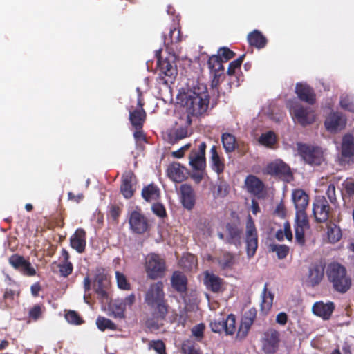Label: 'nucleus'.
<instances>
[{
    "mask_svg": "<svg viewBox=\"0 0 354 354\" xmlns=\"http://www.w3.org/2000/svg\"><path fill=\"white\" fill-rule=\"evenodd\" d=\"M182 40L180 30L176 27L170 29L169 35L164 37V45L168 56L164 59L161 57L162 50H156L157 66L160 70L157 82L159 85L171 88L174 84L178 70L175 64L177 60L176 51L178 49V44Z\"/></svg>",
    "mask_w": 354,
    "mask_h": 354,
    "instance_id": "nucleus-1",
    "label": "nucleus"
},
{
    "mask_svg": "<svg viewBox=\"0 0 354 354\" xmlns=\"http://www.w3.org/2000/svg\"><path fill=\"white\" fill-rule=\"evenodd\" d=\"M176 103L185 108L187 123L192 124V117L198 118L206 113L209 104L208 90L197 93L196 90H176Z\"/></svg>",
    "mask_w": 354,
    "mask_h": 354,
    "instance_id": "nucleus-2",
    "label": "nucleus"
},
{
    "mask_svg": "<svg viewBox=\"0 0 354 354\" xmlns=\"http://www.w3.org/2000/svg\"><path fill=\"white\" fill-rule=\"evenodd\" d=\"M328 281L333 289L339 293H346L351 287L352 281L346 268L337 262L330 263L326 270Z\"/></svg>",
    "mask_w": 354,
    "mask_h": 354,
    "instance_id": "nucleus-3",
    "label": "nucleus"
},
{
    "mask_svg": "<svg viewBox=\"0 0 354 354\" xmlns=\"http://www.w3.org/2000/svg\"><path fill=\"white\" fill-rule=\"evenodd\" d=\"M298 154L307 164L314 166L320 165L324 160L322 149L319 147L297 142Z\"/></svg>",
    "mask_w": 354,
    "mask_h": 354,
    "instance_id": "nucleus-4",
    "label": "nucleus"
},
{
    "mask_svg": "<svg viewBox=\"0 0 354 354\" xmlns=\"http://www.w3.org/2000/svg\"><path fill=\"white\" fill-rule=\"evenodd\" d=\"M145 268L149 279L155 280L162 278L166 271L165 261L158 254H150L146 258Z\"/></svg>",
    "mask_w": 354,
    "mask_h": 354,
    "instance_id": "nucleus-5",
    "label": "nucleus"
},
{
    "mask_svg": "<svg viewBox=\"0 0 354 354\" xmlns=\"http://www.w3.org/2000/svg\"><path fill=\"white\" fill-rule=\"evenodd\" d=\"M290 112L294 122L304 127L313 124L315 120V112L308 107L301 105L292 106L290 109Z\"/></svg>",
    "mask_w": 354,
    "mask_h": 354,
    "instance_id": "nucleus-6",
    "label": "nucleus"
},
{
    "mask_svg": "<svg viewBox=\"0 0 354 354\" xmlns=\"http://www.w3.org/2000/svg\"><path fill=\"white\" fill-rule=\"evenodd\" d=\"M246 252L249 258L252 257L258 248V234L254 222L249 214L246 222Z\"/></svg>",
    "mask_w": 354,
    "mask_h": 354,
    "instance_id": "nucleus-7",
    "label": "nucleus"
},
{
    "mask_svg": "<svg viewBox=\"0 0 354 354\" xmlns=\"http://www.w3.org/2000/svg\"><path fill=\"white\" fill-rule=\"evenodd\" d=\"M331 207L328 201L324 196L315 198L313 204V214L317 223H326L330 216Z\"/></svg>",
    "mask_w": 354,
    "mask_h": 354,
    "instance_id": "nucleus-8",
    "label": "nucleus"
},
{
    "mask_svg": "<svg viewBox=\"0 0 354 354\" xmlns=\"http://www.w3.org/2000/svg\"><path fill=\"white\" fill-rule=\"evenodd\" d=\"M129 223L131 231L138 234L145 233L149 228V221L140 210H133L131 212Z\"/></svg>",
    "mask_w": 354,
    "mask_h": 354,
    "instance_id": "nucleus-9",
    "label": "nucleus"
},
{
    "mask_svg": "<svg viewBox=\"0 0 354 354\" xmlns=\"http://www.w3.org/2000/svg\"><path fill=\"white\" fill-rule=\"evenodd\" d=\"M94 286L97 297L102 301L107 300V290L110 286V281L104 269H98L94 279Z\"/></svg>",
    "mask_w": 354,
    "mask_h": 354,
    "instance_id": "nucleus-10",
    "label": "nucleus"
},
{
    "mask_svg": "<svg viewBox=\"0 0 354 354\" xmlns=\"http://www.w3.org/2000/svg\"><path fill=\"white\" fill-rule=\"evenodd\" d=\"M257 311L255 308H251L247 310L241 318L240 325L236 333V339H245L249 330L257 318Z\"/></svg>",
    "mask_w": 354,
    "mask_h": 354,
    "instance_id": "nucleus-11",
    "label": "nucleus"
},
{
    "mask_svg": "<svg viewBox=\"0 0 354 354\" xmlns=\"http://www.w3.org/2000/svg\"><path fill=\"white\" fill-rule=\"evenodd\" d=\"M206 144L202 142L198 145V149H192L189 156V165L197 171H203L206 165L205 150Z\"/></svg>",
    "mask_w": 354,
    "mask_h": 354,
    "instance_id": "nucleus-12",
    "label": "nucleus"
},
{
    "mask_svg": "<svg viewBox=\"0 0 354 354\" xmlns=\"http://www.w3.org/2000/svg\"><path fill=\"white\" fill-rule=\"evenodd\" d=\"M163 288L164 285L162 281L151 284L145 297V303L149 307H153L157 302L165 299Z\"/></svg>",
    "mask_w": 354,
    "mask_h": 354,
    "instance_id": "nucleus-13",
    "label": "nucleus"
},
{
    "mask_svg": "<svg viewBox=\"0 0 354 354\" xmlns=\"http://www.w3.org/2000/svg\"><path fill=\"white\" fill-rule=\"evenodd\" d=\"M279 333L274 329L270 328L266 331L262 338V348L267 354L274 353L279 348Z\"/></svg>",
    "mask_w": 354,
    "mask_h": 354,
    "instance_id": "nucleus-14",
    "label": "nucleus"
},
{
    "mask_svg": "<svg viewBox=\"0 0 354 354\" xmlns=\"http://www.w3.org/2000/svg\"><path fill=\"white\" fill-rule=\"evenodd\" d=\"M346 124V118L339 112L330 113L324 122L326 129L331 133H336L344 129Z\"/></svg>",
    "mask_w": 354,
    "mask_h": 354,
    "instance_id": "nucleus-15",
    "label": "nucleus"
},
{
    "mask_svg": "<svg viewBox=\"0 0 354 354\" xmlns=\"http://www.w3.org/2000/svg\"><path fill=\"white\" fill-rule=\"evenodd\" d=\"M326 263L323 261L312 263L308 268V279L312 286L319 285L324 277Z\"/></svg>",
    "mask_w": 354,
    "mask_h": 354,
    "instance_id": "nucleus-16",
    "label": "nucleus"
},
{
    "mask_svg": "<svg viewBox=\"0 0 354 354\" xmlns=\"http://www.w3.org/2000/svg\"><path fill=\"white\" fill-rule=\"evenodd\" d=\"M179 195L183 207L187 210H192L196 204V194L192 185L182 184L179 188Z\"/></svg>",
    "mask_w": 354,
    "mask_h": 354,
    "instance_id": "nucleus-17",
    "label": "nucleus"
},
{
    "mask_svg": "<svg viewBox=\"0 0 354 354\" xmlns=\"http://www.w3.org/2000/svg\"><path fill=\"white\" fill-rule=\"evenodd\" d=\"M224 280L214 273L205 272L204 276V284L206 288L214 293L224 291Z\"/></svg>",
    "mask_w": 354,
    "mask_h": 354,
    "instance_id": "nucleus-18",
    "label": "nucleus"
},
{
    "mask_svg": "<svg viewBox=\"0 0 354 354\" xmlns=\"http://www.w3.org/2000/svg\"><path fill=\"white\" fill-rule=\"evenodd\" d=\"M225 227L227 232L225 242L230 245L240 246L243 233L242 229L236 223H227Z\"/></svg>",
    "mask_w": 354,
    "mask_h": 354,
    "instance_id": "nucleus-19",
    "label": "nucleus"
},
{
    "mask_svg": "<svg viewBox=\"0 0 354 354\" xmlns=\"http://www.w3.org/2000/svg\"><path fill=\"white\" fill-rule=\"evenodd\" d=\"M267 172L271 175H276L280 177L288 178L292 177V172L290 167L282 160H276L268 165Z\"/></svg>",
    "mask_w": 354,
    "mask_h": 354,
    "instance_id": "nucleus-20",
    "label": "nucleus"
},
{
    "mask_svg": "<svg viewBox=\"0 0 354 354\" xmlns=\"http://www.w3.org/2000/svg\"><path fill=\"white\" fill-rule=\"evenodd\" d=\"M354 156V137L350 133L344 135L342 138L341 158L342 162H348L347 159Z\"/></svg>",
    "mask_w": 354,
    "mask_h": 354,
    "instance_id": "nucleus-21",
    "label": "nucleus"
},
{
    "mask_svg": "<svg viewBox=\"0 0 354 354\" xmlns=\"http://www.w3.org/2000/svg\"><path fill=\"white\" fill-rule=\"evenodd\" d=\"M312 310L315 315L322 317L324 320H328L330 318L335 310V304L331 301L326 304L319 301L314 304Z\"/></svg>",
    "mask_w": 354,
    "mask_h": 354,
    "instance_id": "nucleus-22",
    "label": "nucleus"
},
{
    "mask_svg": "<svg viewBox=\"0 0 354 354\" xmlns=\"http://www.w3.org/2000/svg\"><path fill=\"white\" fill-rule=\"evenodd\" d=\"M135 178V175L131 171L126 172L122 176V181L120 185V192L123 196L127 198H131L134 194L133 189V180Z\"/></svg>",
    "mask_w": 354,
    "mask_h": 354,
    "instance_id": "nucleus-23",
    "label": "nucleus"
},
{
    "mask_svg": "<svg viewBox=\"0 0 354 354\" xmlns=\"http://www.w3.org/2000/svg\"><path fill=\"white\" fill-rule=\"evenodd\" d=\"M86 232L82 228H78L70 239L71 246L78 253H82L86 248Z\"/></svg>",
    "mask_w": 354,
    "mask_h": 354,
    "instance_id": "nucleus-24",
    "label": "nucleus"
},
{
    "mask_svg": "<svg viewBox=\"0 0 354 354\" xmlns=\"http://www.w3.org/2000/svg\"><path fill=\"white\" fill-rule=\"evenodd\" d=\"M210 165L212 169L215 171L218 176L222 174L225 170V160L221 157L217 151V147L213 145L210 149Z\"/></svg>",
    "mask_w": 354,
    "mask_h": 354,
    "instance_id": "nucleus-25",
    "label": "nucleus"
},
{
    "mask_svg": "<svg viewBox=\"0 0 354 354\" xmlns=\"http://www.w3.org/2000/svg\"><path fill=\"white\" fill-rule=\"evenodd\" d=\"M248 191L258 197H260L264 189L263 183L254 175H249L245 180Z\"/></svg>",
    "mask_w": 354,
    "mask_h": 354,
    "instance_id": "nucleus-26",
    "label": "nucleus"
},
{
    "mask_svg": "<svg viewBox=\"0 0 354 354\" xmlns=\"http://www.w3.org/2000/svg\"><path fill=\"white\" fill-rule=\"evenodd\" d=\"M187 136L188 129L187 127H174L167 131L165 139L169 143L174 145Z\"/></svg>",
    "mask_w": 354,
    "mask_h": 354,
    "instance_id": "nucleus-27",
    "label": "nucleus"
},
{
    "mask_svg": "<svg viewBox=\"0 0 354 354\" xmlns=\"http://www.w3.org/2000/svg\"><path fill=\"white\" fill-rule=\"evenodd\" d=\"M172 288L179 293H185L187 288V279L181 272L175 271L171 278Z\"/></svg>",
    "mask_w": 354,
    "mask_h": 354,
    "instance_id": "nucleus-28",
    "label": "nucleus"
},
{
    "mask_svg": "<svg viewBox=\"0 0 354 354\" xmlns=\"http://www.w3.org/2000/svg\"><path fill=\"white\" fill-rule=\"evenodd\" d=\"M160 189L154 183L145 186L141 192L142 197L147 202L158 201L160 198Z\"/></svg>",
    "mask_w": 354,
    "mask_h": 354,
    "instance_id": "nucleus-29",
    "label": "nucleus"
},
{
    "mask_svg": "<svg viewBox=\"0 0 354 354\" xmlns=\"http://www.w3.org/2000/svg\"><path fill=\"white\" fill-rule=\"evenodd\" d=\"M292 196L296 210H303L306 209L308 205L309 197L304 190H294Z\"/></svg>",
    "mask_w": 354,
    "mask_h": 354,
    "instance_id": "nucleus-30",
    "label": "nucleus"
},
{
    "mask_svg": "<svg viewBox=\"0 0 354 354\" xmlns=\"http://www.w3.org/2000/svg\"><path fill=\"white\" fill-rule=\"evenodd\" d=\"M249 44L258 49L263 48L268 42L266 37L258 30H254L248 35Z\"/></svg>",
    "mask_w": 354,
    "mask_h": 354,
    "instance_id": "nucleus-31",
    "label": "nucleus"
},
{
    "mask_svg": "<svg viewBox=\"0 0 354 354\" xmlns=\"http://www.w3.org/2000/svg\"><path fill=\"white\" fill-rule=\"evenodd\" d=\"M185 167L179 163H173L168 167L167 175L174 182L180 183L185 180Z\"/></svg>",
    "mask_w": 354,
    "mask_h": 354,
    "instance_id": "nucleus-32",
    "label": "nucleus"
},
{
    "mask_svg": "<svg viewBox=\"0 0 354 354\" xmlns=\"http://www.w3.org/2000/svg\"><path fill=\"white\" fill-rule=\"evenodd\" d=\"M146 119V113L141 107L129 112V120L135 129H142Z\"/></svg>",
    "mask_w": 354,
    "mask_h": 354,
    "instance_id": "nucleus-33",
    "label": "nucleus"
},
{
    "mask_svg": "<svg viewBox=\"0 0 354 354\" xmlns=\"http://www.w3.org/2000/svg\"><path fill=\"white\" fill-rule=\"evenodd\" d=\"M261 297V310L262 312L268 313L272 306L274 295L270 291L268 290L267 283L264 286Z\"/></svg>",
    "mask_w": 354,
    "mask_h": 354,
    "instance_id": "nucleus-34",
    "label": "nucleus"
},
{
    "mask_svg": "<svg viewBox=\"0 0 354 354\" xmlns=\"http://www.w3.org/2000/svg\"><path fill=\"white\" fill-rule=\"evenodd\" d=\"M223 147L227 153H230L236 150V139L234 135L230 133H223L221 136Z\"/></svg>",
    "mask_w": 354,
    "mask_h": 354,
    "instance_id": "nucleus-35",
    "label": "nucleus"
},
{
    "mask_svg": "<svg viewBox=\"0 0 354 354\" xmlns=\"http://www.w3.org/2000/svg\"><path fill=\"white\" fill-rule=\"evenodd\" d=\"M342 231L340 227L331 221L327 223V236L331 243L338 242L342 238Z\"/></svg>",
    "mask_w": 354,
    "mask_h": 354,
    "instance_id": "nucleus-36",
    "label": "nucleus"
},
{
    "mask_svg": "<svg viewBox=\"0 0 354 354\" xmlns=\"http://www.w3.org/2000/svg\"><path fill=\"white\" fill-rule=\"evenodd\" d=\"M217 261L222 270L232 269L235 263L234 255L229 252H225L218 257Z\"/></svg>",
    "mask_w": 354,
    "mask_h": 354,
    "instance_id": "nucleus-37",
    "label": "nucleus"
},
{
    "mask_svg": "<svg viewBox=\"0 0 354 354\" xmlns=\"http://www.w3.org/2000/svg\"><path fill=\"white\" fill-rule=\"evenodd\" d=\"M223 59L217 55L209 57L207 64L211 73H219L224 74V66Z\"/></svg>",
    "mask_w": 354,
    "mask_h": 354,
    "instance_id": "nucleus-38",
    "label": "nucleus"
},
{
    "mask_svg": "<svg viewBox=\"0 0 354 354\" xmlns=\"http://www.w3.org/2000/svg\"><path fill=\"white\" fill-rule=\"evenodd\" d=\"M151 308H153V315L156 318L161 320L165 319L168 314L169 308V305L167 304L166 299L157 302Z\"/></svg>",
    "mask_w": 354,
    "mask_h": 354,
    "instance_id": "nucleus-39",
    "label": "nucleus"
},
{
    "mask_svg": "<svg viewBox=\"0 0 354 354\" xmlns=\"http://www.w3.org/2000/svg\"><path fill=\"white\" fill-rule=\"evenodd\" d=\"M270 251L276 252L279 259H285L289 254L290 248L286 245L270 244L269 245Z\"/></svg>",
    "mask_w": 354,
    "mask_h": 354,
    "instance_id": "nucleus-40",
    "label": "nucleus"
},
{
    "mask_svg": "<svg viewBox=\"0 0 354 354\" xmlns=\"http://www.w3.org/2000/svg\"><path fill=\"white\" fill-rule=\"evenodd\" d=\"M295 227L308 228L309 223L306 209L296 210Z\"/></svg>",
    "mask_w": 354,
    "mask_h": 354,
    "instance_id": "nucleus-41",
    "label": "nucleus"
},
{
    "mask_svg": "<svg viewBox=\"0 0 354 354\" xmlns=\"http://www.w3.org/2000/svg\"><path fill=\"white\" fill-rule=\"evenodd\" d=\"M295 92L301 100L310 104H313L315 102V95L313 90H295Z\"/></svg>",
    "mask_w": 354,
    "mask_h": 354,
    "instance_id": "nucleus-42",
    "label": "nucleus"
},
{
    "mask_svg": "<svg viewBox=\"0 0 354 354\" xmlns=\"http://www.w3.org/2000/svg\"><path fill=\"white\" fill-rule=\"evenodd\" d=\"M259 142L262 145L268 147H272L276 142V136L273 131H268L262 133L259 138Z\"/></svg>",
    "mask_w": 354,
    "mask_h": 354,
    "instance_id": "nucleus-43",
    "label": "nucleus"
},
{
    "mask_svg": "<svg viewBox=\"0 0 354 354\" xmlns=\"http://www.w3.org/2000/svg\"><path fill=\"white\" fill-rule=\"evenodd\" d=\"M225 329L226 335H233L236 331V317L233 314H230L225 320H224Z\"/></svg>",
    "mask_w": 354,
    "mask_h": 354,
    "instance_id": "nucleus-44",
    "label": "nucleus"
},
{
    "mask_svg": "<svg viewBox=\"0 0 354 354\" xmlns=\"http://www.w3.org/2000/svg\"><path fill=\"white\" fill-rule=\"evenodd\" d=\"M245 57V55L243 54L239 58L231 62L229 64V66L227 70V74L229 76H231V77L235 76L236 71V70H240L241 66L243 62Z\"/></svg>",
    "mask_w": 354,
    "mask_h": 354,
    "instance_id": "nucleus-45",
    "label": "nucleus"
},
{
    "mask_svg": "<svg viewBox=\"0 0 354 354\" xmlns=\"http://www.w3.org/2000/svg\"><path fill=\"white\" fill-rule=\"evenodd\" d=\"M115 278H116L118 287L120 289L123 290H131V283H129L127 278L123 273H122L119 271H116L115 272Z\"/></svg>",
    "mask_w": 354,
    "mask_h": 354,
    "instance_id": "nucleus-46",
    "label": "nucleus"
},
{
    "mask_svg": "<svg viewBox=\"0 0 354 354\" xmlns=\"http://www.w3.org/2000/svg\"><path fill=\"white\" fill-rule=\"evenodd\" d=\"M122 205L118 204H110L109 205V211L107 213L108 217H110L113 222L118 223V218L122 213Z\"/></svg>",
    "mask_w": 354,
    "mask_h": 354,
    "instance_id": "nucleus-47",
    "label": "nucleus"
},
{
    "mask_svg": "<svg viewBox=\"0 0 354 354\" xmlns=\"http://www.w3.org/2000/svg\"><path fill=\"white\" fill-rule=\"evenodd\" d=\"M148 348L154 350L157 354H167L165 344L160 339L149 341Z\"/></svg>",
    "mask_w": 354,
    "mask_h": 354,
    "instance_id": "nucleus-48",
    "label": "nucleus"
},
{
    "mask_svg": "<svg viewBox=\"0 0 354 354\" xmlns=\"http://www.w3.org/2000/svg\"><path fill=\"white\" fill-rule=\"evenodd\" d=\"M98 328L104 331L106 329L114 330L115 328V324L109 319L104 317H99L96 321Z\"/></svg>",
    "mask_w": 354,
    "mask_h": 354,
    "instance_id": "nucleus-49",
    "label": "nucleus"
},
{
    "mask_svg": "<svg viewBox=\"0 0 354 354\" xmlns=\"http://www.w3.org/2000/svg\"><path fill=\"white\" fill-rule=\"evenodd\" d=\"M67 322L71 324L80 325L84 322L82 318L75 310H68L65 314Z\"/></svg>",
    "mask_w": 354,
    "mask_h": 354,
    "instance_id": "nucleus-50",
    "label": "nucleus"
},
{
    "mask_svg": "<svg viewBox=\"0 0 354 354\" xmlns=\"http://www.w3.org/2000/svg\"><path fill=\"white\" fill-rule=\"evenodd\" d=\"M182 351L184 354H201L194 342L189 340L185 341L183 343Z\"/></svg>",
    "mask_w": 354,
    "mask_h": 354,
    "instance_id": "nucleus-51",
    "label": "nucleus"
},
{
    "mask_svg": "<svg viewBox=\"0 0 354 354\" xmlns=\"http://www.w3.org/2000/svg\"><path fill=\"white\" fill-rule=\"evenodd\" d=\"M217 55L222 58L223 62H227L234 58L236 53L227 47H221L218 49Z\"/></svg>",
    "mask_w": 354,
    "mask_h": 354,
    "instance_id": "nucleus-52",
    "label": "nucleus"
},
{
    "mask_svg": "<svg viewBox=\"0 0 354 354\" xmlns=\"http://www.w3.org/2000/svg\"><path fill=\"white\" fill-rule=\"evenodd\" d=\"M45 309L44 306H41L39 304L35 305L32 308H31L28 312V316L32 319L36 321L39 317H41L43 310Z\"/></svg>",
    "mask_w": 354,
    "mask_h": 354,
    "instance_id": "nucleus-53",
    "label": "nucleus"
},
{
    "mask_svg": "<svg viewBox=\"0 0 354 354\" xmlns=\"http://www.w3.org/2000/svg\"><path fill=\"white\" fill-rule=\"evenodd\" d=\"M26 259L24 257L20 256L17 254H12L9 258V263L15 269H20Z\"/></svg>",
    "mask_w": 354,
    "mask_h": 354,
    "instance_id": "nucleus-54",
    "label": "nucleus"
},
{
    "mask_svg": "<svg viewBox=\"0 0 354 354\" xmlns=\"http://www.w3.org/2000/svg\"><path fill=\"white\" fill-rule=\"evenodd\" d=\"M59 272L62 277H67L73 270V266L71 262H62L59 265Z\"/></svg>",
    "mask_w": 354,
    "mask_h": 354,
    "instance_id": "nucleus-55",
    "label": "nucleus"
},
{
    "mask_svg": "<svg viewBox=\"0 0 354 354\" xmlns=\"http://www.w3.org/2000/svg\"><path fill=\"white\" fill-rule=\"evenodd\" d=\"M19 270L24 275L32 277L36 274L35 269L32 266L31 263L26 260L24 261Z\"/></svg>",
    "mask_w": 354,
    "mask_h": 354,
    "instance_id": "nucleus-56",
    "label": "nucleus"
},
{
    "mask_svg": "<svg viewBox=\"0 0 354 354\" xmlns=\"http://www.w3.org/2000/svg\"><path fill=\"white\" fill-rule=\"evenodd\" d=\"M152 212L156 216L164 218L167 216V212L165 206L160 203H156L152 205Z\"/></svg>",
    "mask_w": 354,
    "mask_h": 354,
    "instance_id": "nucleus-57",
    "label": "nucleus"
},
{
    "mask_svg": "<svg viewBox=\"0 0 354 354\" xmlns=\"http://www.w3.org/2000/svg\"><path fill=\"white\" fill-rule=\"evenodd\" d=\"M343 188L346 193L352 196L354 195V179L352 178H347L342 183Z\"/></svg>",
    "mask_w": 354,
    "mask_h": 354,
    "instance_id": "nucleus-58",
    "label": "nucleus"
},
{
    "mask_svg": "<svg viewBox=\"0 0 354 354\" xmlns=\"http://www.w3.org/2000/svg\"><path fill=\"white\" fill-rule=\"evenodd\" d=\"M340 106L345 110L354 112V100L348 96L341 98Z\"/></svg>",
    "mask_w": 354,
    "mask_h": 354,
    "instance_id": "nucleus-59",
    "label": "nucleus"
},
{
    "mask_svg": "<svg viewBox=\"0 0 354 354\" xmlns=\"http://www.w3.org/2000/svg\"><path fill=\"white\" fill-rule=\"evenodd\" d=\"M224 319L214 320L210 323V327L214 333H221L225 329Z\"/></svg>",
    "mask_w": 354,
    "mask_h": 354,
    "instance_id": "nucleus-60",
    "label": "nucleus"
},
{
    "mask_svg": "<svg viewBox=\"0 0 354 354\" xmlns=\"http://www.w3.org/2000/svg\"><path fill=\"white\" fill-rule=\"evenodd\" d=\"M304 227H295L296 241L301 245L305 243Z\"/></svg>",
    "mask_w": 354,
    "mask_h": 354,
    "instance_id": "nucleus-61",
    "label": "nucleus"
},
{
    "mask_svg": "<svg viewBox=\"0 0 354 354\" xmlns=\"http://www.w3.org/2000/svg\"><path fill=\"white\" fill-rule=\"evenodd\" d=\"M326 194L331 203L335 204L337 202L335 187L334 185L330 184L328 185Z\"/></svg>",
    "mask_w": 354,
    "mask_h": 354,
    "instance_id": "nucleus-62",
    "label": "nucleus"
},
{
    "mask_svg": "<svg viewBox=\"0 0 354 354\" xmlns=\"http://www.w3.org/2000/svg\"><path fill=\"white\" fill-rule=\"evenodd\" d=\"M205 326L203 324H197L192 329V333L196 337L201 338L203 336Z\"/></svg>",
    "mask_w": 354,
    "mask_h": 354,
    "instance_id": "nucleus-63",
    "label": "nucleus"
},
{
    "mask_svg": "<svg viewBox=\"0 0 354 354\" xmlns=\"http://www.w3.org/2000/svg\"><path fill=\"white\" fill-rule=\"evenodd\" d=\"M236 149L241 156H243L248 153L249 146L245 142H237L236 145Z\"/></svg>",
    "mask_w": 354,
    "mask_h": 354,
    "instance_id": "nucleus-64",
    "label": "nucleus"
}]
</instances>
